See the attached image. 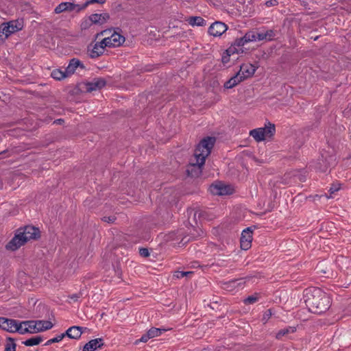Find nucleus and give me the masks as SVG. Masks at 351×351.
<instances>
[{
  "label": "nucleus",
  "instance_id": "obj_17",
  "mask_svg": "<svg viewBox=\"0 0 351 351\" xmlns=\"http://www.w3.org/2000/svg\"><path fill=\"white\" fill-rule=\"evenodd\" d=\"M255 71L256 68L252 64L247 63L242 64L240 66V70L238 72H240V76L245 77V80L247 78L252 77Z\"/></svg>",
  "mask_w": 351,
  "mask_h": 351
},
{
  "label": "nucleus",
  "instance_id": "obj_28",
  "mask_svg": "<svg viewBox=\"0 0 351 351\" xmlns=\"http://www.w3.org/2000/svg\"><path fill=\"white\" fill-rule=\"evenodd\" d=\"M51 76L55 80H61L68 77V75L66 73V70L62 71L60 69H55L51 72Z\"/></svg>",
  "mask_w": 351,
  "mask_h": 351
},
{
  "label": "nucleus",
  "instance_id": "obj_43",
  "mask_svg": "<svg viewBox=\"0 0 351 351\" xmlns=\"http://www.w3.org/2000/svg\"><path fill=\"white\" fill-rule=\"evenodd\" d=\"M205 212L202 211V210H195L194 212V214H193V219L195 221V224H197V216L199 219L202 218V217H205Z\"/></svg>",
  "mask_w": 351,
  "mask_h": 351
},
{
  "label": "nucleus",
  "instance_id": "obj_54",
  "mask_svg": "<svg viewBox=\"0 0 351 351\" xmlns=\"http://www.w3.org/2000/svg\"><path fill=\"white\" fill-rule=\"evenodd\" d=\"M101 17L102 24L106 23L110 19V14L108 13L100 14Z\"/></svg>",
  "mask_w": 351,
  "mask_h": 351
},
{
  "label": "nucleus",
  "instance_id": "obj_57",
  "mask_svg": "<svg viewBox=\"0 0 351 351\" xmlns=\"http://www.w3.org/2000/svg\"><path fill=\"white\" fill-rule=\"evenodd\" d=\"M106 42H107V40L105 38H104L100 42H97L96 43L97 44H99V45H100L101 47H102V48H104V51L105 50V47H106Z\"/></svg>",
  "mask_w": 351,
  "mask_h": 351
},
{
  "label": "nucleus",
  "instance_id": "obj_46",
  "mask_svg": "<svg viewBox=\"0 0 351 351\" xmlns=\"http://www.w3.org/2000/svg\"><path fill=\"white\" fill-rule=\"evenodd\" d=\"M75 330L74 328L72 329V326L66 330L64 333L60 335V338L62 340L66 336L71 339V332Z\"/></svg>",
  "mask_w": 351,
  "mask_h": 351
},
{
  "label": "nucleus",
  "instance_id": "obj_48",
  "mask_svg": "<svg viewBox=\"0 0 351 351\" xmlns=\"http://www.w3.org/2000/svg\"><path fill=\"white\" fill-rule=\"evenodd\" d=\"M340 189V184H332L329 189L330 194H333Z\"/></svg>",
  "mask_w": 351,
  "mask_h": 351
},
{
  "label": "nucleus",
  "instance_id": "obj_34",
  "mask_svg": "<svg viewBox=\"0 0 351 351\" xmlns=\"http://www.w3.org/2000/svg\"><path fill=\"white\" fill-rule=\"evenodd\" d=\"M258 293H255L254 295L248 296L243 300L244 304H251L255 303L258 300Z\"/></svg>",
  "mask_w": 351,
  "mask_h": 351
},
{
  "label": "nucleus",
  "instance_id": "obj_29",
  "mask_svg": "<svg viewBox=\"0 0 351 351\" xmlns=\"http://www.w3.org/2000/svg\"><path fill=\"white\" fill-rule=\"evenodd\" d=\"M6 341L7 343L4 351H16V344L14 343L15 339L12 337H8Z\"/></svg>",
  "mask_w": 351,
  "mask_h": 351
},
{
  "label": "nucleus",
  "instance_id": "obj_13",
  "mask_svg": "<svg viewBox=\"0 0 351 351\" xmlns=\"http://www.w3.org/2000/svg\"><path fill=\"white\" fill-rule=\"evenodd\" d=\"M86 87V91L90 93L93 90H100L106 85V80L104 78H94L93 82H87L84 84Z\"/></svg>",
  "mask_w": 351,
  "mask_h": 351
},
{
  "label": "nucleus",
  "instance_id": "obj_23",
  "mask_svg": "<svg viewBox=\"0 0 351 351\" xmlns=\"http://www.w3.org/2000/svg\"><path fill=\"white\" fill-rule=\"evenodd\" d=\"M250 135L252 136L256 142H261L265 141L264 132L260 128L252 130L250 132Z\"/></svg>",
  "mask_w": 351,
  "mask_h": 351
},
{
  "label": "nucleus",
  "instance_id": "obj_19",
  "mask_svg": "<svg viewBox=\"0 0 351 351\" xmlns=\"http://www.w3.org/2000/svg\"><path fill=\"white\" fill-rule=\"evenodd\" d=\"M234 53L239 54V51L237 46L234 45L232 43L231 45L223 51L221 57L222 63L223 64L228 63L230 62V57Z\"/></svg>",
  "mask_w": 351,
  "mask_h": 351
},
{
  "label": "nucleus",
  "instance_id": "obj_15",
  "mask_svg": "<svg viewBox=\"0 0 351 351\" xmlns=\"http://www.w3.org/2000/svg\"><path fill=\"white\" fill-rule=\"evenodd\" d=\"M78 67L82 69H86L84 64L79 59L75 58L71 59L69 65L65 69L68 76L73 75Z\"/></svg>",
  "mask_w": 351,
  "mask_h": 351
},
{
  "label": "nucleus",
  "instance_id": "obj_45",
  "mask_svg": "<svg viewBox=\"0 0 351 351\" xmlns=\"http://www.w3.org/2000/svg\"><path fill=\"white\" fill-rule=\"evenodd\" d=\"M139 254L144 258H147L149 256V252L147 248L141 247L139 248Z\"/></svg>",
  "mask_w": 351,
  "mask_h": 351
},
{
  "label": "nucleus",
  "instance_id": "obj_18",
  "mask_svg": "<svg viewBox=\"0 0 351 351\" xmlns=\"http://www.w3.org/2000/svg\"><path fill=\"white\" fill-rule=\"evenodd\" d=\"M244 80L245 77L240 76V72H237L230 79L224 83L223 86L227 89L232 88Z\"/></svg>",
  "mask_w": 351,
  "mask_h": 351
},
{
  "label": "nucleus",
  "instance_id": "obj_41",
  "mask_svg": "<svg viewBox=\"0 0 351 351\" xmlns=\"http://www.w3.org/2000/svg\"><path fill=\"white\" fill-rule=\"evenodd\" d=\"M234 45H236L237 47H241L244 46L245 44H246V41H244V38L242 37L241 38H237L233 42Z\"/></svg>",
  "mask_w": 351,
  "mask_h": 351
},
{
  "label": "nucleus",
  "instance_id": "obj_38",
  "mask_svg": "<svg viewBox=\"0 0 351 351\" xmlns=\"http://www.w3.org/2000/svg\"><path fill=\"white\" fill-rule=\"evenodd\" d=\"M92 25L93 23L90 21V18L89 16L88 19H85L82 22L80 27L82 30H86L88 29Z\"/></svg>",
  "mask_w": 351,
  "mask_h": 351
},
{
  "label": "nucleus",
  "instance_id": "obj_14",
  "mask_svg": "<svg viewBox=\"0 0 351 351\" xmlns=\"http://www.w3.org/2000/svg\"><path fill=\"white\" fill-rule=\"evenodd\" d=\"M16 319L0 317V328L7 332L14 333Z\"/></svg>",
  "mask_w": 351,
  "mask_h": 351
},
{
  "label": "nucleus",
  "instance_id": "obj_2",
  "mask_svg": "<svg viewBox=\"0 0 351 351\" xmlns=\"http://www.w3.org/2000/svg\"><path fill=\"white\" fill-rule=\"evenodd\" d=\"M336 160L337 156L333 149H323L317 158L315 168L321 172H326L329 168L336 165Z\"/></svg>",
  "mask_w": 351,
  "mask_h": 351
},
{
  "label": "nucleus",
  "instance_id": "obj_59",
  "mask_svg": "<svg viewBox=\"0 0 351 351\" xmlns=\"http://www.w3.org/2000/svg\"><path fill=\"white\" fill-rule=\"evenodd\" d=\"M217 304H218V302H215L210 303V304H209V306H210L212 309H215V308H217Z\"/></svg>",
  "mask_w": 351,
  "mask_h": 351
},
{
  "label": "nucleus",
  "instance_id": "obj_30",
  "mask_svg": "<svg viewBox=\"0 0 351 351\" xmlns=\"http://www.w3.org/2000/svg\"><path fill=\"white\" fill-rule=\"evenodd\" d=\"M295 330H296L295 327H289L287 328H283L278 332L276 337L279 339L282 337L285 336V335H287L290 332H294Z\"/></svg>",
  "mask_w": 351,
  "mask_h": 351
},
{
  "label": "nucleus",
  "instance_id": "obj_58",
  "mask_svg": "<svg viewBox=\"0 0 351 351\" xmlns=\"http://www.w3.org/2000/svg\"><path fill=\"white\" fill-rule=\"evenodd\" d=\"M106 39L107 40L106 47H113V44H112L113 43H112L110 37H107V38H106Z\"/></svg>",
  "mask_w": 351,
  "mask_h": 351
},
{
  "label": "nucleus",
  "instance_id": "obj_36",
  "mask_svg": "<svg viewBox=\"0 0 351 351\" xmlns=\"http://www.w3.org/2000/svg\"><path fill=\"white\" fill-rule=\"evenodd\" d=\"M106 2V0H88L84 4L82 5L81 8H79V10L85 9L89 4L99 3L103 4Z\"/></svg>",
  "mask_w": 351,
  "mask_h": 351
},
{
  "label": "nucleus",
  "instance_id": "obj_52",
  "mask_svg": "<svg viewBox=\"0 0 351 351\" xmlns=\"http://www.w3.org/2000/svg\"><path fill=\"white\" fill-rule=\"evenodd\" d=\"M272 315L271 309H268L263 315V320L267 321Z\"/></svg>",
  "mask_w": 351,
  "mask_h": 351
},
{
  "label": "nucleus",
  "instance_id": "obj_22",
  "mask_svg": "<svg viewBox=\"0 0 351 351\" xmlns=\"http://www.w3.org/2000/svg\"><path fill=\"white\" fill-rule=\"evenodd\" d=\"M262 131L264 132V138L266 137L271 138L272 137L276 132V126L274 123L268 122V125H266L265 128H260Z\"/></svg>",
  "mask_w": 351,
  "mask_h": 351
},
{
  "label": "nucleus",
  "instance_id": "obj_53",
  "mask_svg": "<svg viewBox=\"0 0 351 351\" xmlns=\"http://www.w3.org/2000/svg\"><path fill=\"white\" fill-rule=\"evenodd\" d=\"M278 4V2L277 0H269V1H267L265 3V5L267 7L276 6Z\"/></svg>",
  "mask_w": 351,
  "mask_h": 351
},
{
  "label": "nucleus",
  "instance_id": "obj_11",
  "mask_svg": "<svg viewBox=\"0 0 351 351\" xmlns=\"http://www.w3.org/2000/svg\"><path fill=\"white\" fill-rule=\"evenodd\" d=\"M228 29V26L221 21H215L208 28V33L213 36H220Z\"/></svg>",
  "mask_w": 351,
  "mask_h": 351
},
{
  "label": "nucleus",
  "instance_id": "obj_5",
  "mask_svg": "<svg viewBox=\"0 0 351 351\" xmlns=\"http://www.w3.org/2000/svg\"><path fill=\"white\" fill-rule=\"evenodd\" d=\"M21 230L19 228L16 230L13 238L5 245L7 250L16 251L27 243V239L22 235Z\"/></svg>",
  "mask_w": 351,
  "mask_h": 351
},
{
  "label": "nucleus",
  "instance_id": "obj_32",
  "mask_svg": "<svg viewBox=\"0 0 351 351\" xmlns=\"http://www.w3.org/2000/svg\"><path fill=\"white\" fill-rule=\"evenodd\" d=\"M74 328L75 330L71 332V339H78L82 334V327L81 326H72V329Z\"/></svg>",
  "mask_w": 351,
  "mask_h": 351
},
{
  "label": "nucleus",
  "instance_id": "obj_26",
  "mask_svg": "<svg viewBox=\"0 0 351 351\" xmlns=\"http://www.w3.org/2000/svg\"><path fill=\"white\" fill-rule=\"evenodd\" d=\"M189 23L192 26H204L206 21L201 16H191L189 19Z\"/></svg>",
  "mask_w": 351,
  "mask_h": 351
},
{
  "label": "nucleus",
  "instance_id": "obj_60",
  "mask_svg": "<svg viewBox=\"0 0 351 351\" xmlns=\"http://www.w3.org/2000/svg\"><path fill=\"white\" fill-rule=\"evenodd\" d=\"M243 280H244V278L235 279V280H231L230 282V283H235L237 280H241V281H243V282H242V284H244V283H245V282L243 281ZM241 282L239 283V285H241Z\"/></svg>",
  "mask_w": 351,
  "mask_h": 351
},
{
  "label": "nucleus",
  "instance_id": "obj_33",
  "mask_svg": "<svg viewBox=\"0 0 351 351\" xmlns=\"http://www.w3.org/2000/svg\"><path fill=\"white\" fill-rule=\"evenodd\" d=\"M66 12H71L76 10V12H80L81 10H79V8H81L82 5L79 4H75L71 2H65Z\"/></svg>",
  "mask_w": 351,
  "mask_h": 351
},
{
  "label": "nucleus",
  "instance_id": "obj_9",
  "mask_svg": "<svg viewBox=\"0 0 351 351\" xmlns=\"http://www.w3.org/2000/svg\"><path fill=\"white\" fill-rule=\"evenodd\" d=\"M252 228H256V226H254L251 227H247L245 230H243L241 233V236L240 238V245L241 248L243 250H247L252 246L253 234Z\"/></svg>",
  "mask_w": 351,
  "mask_h": 351
},
{
  "label": "nucleus",
  "instance_id": "obj_56",
  "mask_svg": "<svg viewBox=\"0 0 351 351\" xmlns=\"http://www.w3.org/2000/svg\"><path fill=\"white\" fill-rule=\"evenodd\" d=\"M108 32H109L110 33L112 32V29H105V30L101 31V32L97 33L95 35V38H97L99 36L106 34Z\"/></svg>",
  "mask_w": 351,
  "mask_h": 351
},
{
  "label": "nucleus",
  "instance_id": "obj_10",
  "mask_svg": "<svg viewBox=\"0 0 351 351\" xmlns=\"http://www.w3.org/2000/svg\"><path fill=\"white\" fill-rule=\"evenodd\" d=\"M1 27V33L4 34L5 38H8L12 34L22 29L23 25L22 22L16 21H11L6 23H3Z\"/></svg>",
  "mask_w": 351,
  "mask_h": 351
},
{
  "label": "nucleus",
  "instance_id": "obj_21",
  "mask_svg": "<svg viewBox=\"0 0 351 351\" xmlns=\"http://www.w3.org/2000/svg\"><path fill=\"white\" fill-rule=\"evenodd\" d=\"M43 340V337L40 335L32 337L23 341L22 343L26 346L32 347L39 345Z\"/></svg>",
  "mask_w": 351,
  "mask_h": 351
},
{
  "label": "nucleus",
  "instance_id": "obj_62",
  "mask_svg": "<svg viewBox=\"0 0 351 351\" xmlns=\"http://www.w3.org/2000/svg\"><path fill=\"white\" fill-rule=\"evenodd\" d=\"M152 71V68H149V66H145V67L143 69V71L145 72H150Z\"/></svg>",
  "mask_w": 351,
  "mask_h": 351
},
{
  "label": "nucleus",
  "instance_id": "obj_4",
  "mask_svg": "<svg viewBox=\"0 0 351 351\" xmlns=\"http://www.w3.org/2000/svg\"><path fill=\"white\" fill-rule=\"evenodd\" d=\"M19 324L29 328L34 333L41 332L51 329L53 324L51 321L47 320H27L19 321Z\"/></svg>",
  "mask_w": 351,
  "mask_h": 351
},
{
  "label": "nucleus",
  "instance_id": "obj_1",
  "mask_svg": "<svg viewBox=\"0 0 351 351\" xmlns=\"http://www.w3.org/2000/svg\"><path fill=\"white\" fill-rule=\"evenodd\" d=\"M304 298L308 311L315 314L325 313L330 305L328 295L319 288L305 289Z\"/></svg>",
  "mask_w": 351,
  "mask_h": 351
},
{
  "label": "nucleus",
  "instance_id": "obj_8",
  "mask_svg": "<svg viewBox=\"0 0 351 351\" xmlns=\"http://www.w3.org/2000/svg\"><path fill=\"white\" fill-rule=\"evenodd\" d=\"M209 191L215 195H230L233 193V189L230 185H226L220 181L212 184L209 187Z\"/></svg>",
  "mask_w": 351,
  "mask_h": 351
},
{
  "label": "nucleus",
  "instance_id": "obj_49",
  "mask_svg": "<svg viewBox=\"0 0 351 351\" xmlns=\"http://www.w3.org/2000/svg\"><path fill=\"white\" fill-rule=\"evenodd\" d=\"M150 338V337L149 335H147V332L144 334L141 339L136 340L135 341V344H138V342H143V343H145L147 342Z\"/></svg>",
  "mask_w": 351,
  "mask_h": 351
},
{
  "label": "nucleus",
  "instance_id": "obj_16",
  "mask_svg": "<svg viewBox=\"0 0 351 351\" xmlns=\"http://www.w3.org/2000/svg\"><path fill=\"white\" fill-rule=\"evenodd\" d=\"M104 345L102 338H97L89 341L84 347L82 351H95L97 348H101Z\"/></svg>",
  "mask_w": 351,
  "mask_h": 351
},
{
  "label": "nucleus",
  "instance_id": "obj_35",
  "mask_svg": "<svg viewBox=\"0 0 351 351\" xmlns=\"http://www.w3.org/2000/svg\"><path fill=\"white\" fill-rule=\"evenodd\" d=\"M244 38V41L246 43H250L252 41H255V32L254 31H249L247 32L245 35L243 36Z\"/></svg>",
  "mask_w": 351,
  "mask_h": 351
},
{
  "label": "nucleus",
  "instance_id": "obj_3",
  "mask_svg": "<svg viewBox=\"0 0 351 351\" xmlns=\"http://www.w3.org/2000/svg\"><path fill=\"white\" fill-rule=\"evenodd\" d=\"M216 138L213 136H206L202 138L197 145L194 156L197 160H202L205 163L206 158L210 154Z\"/></svg>",
  "mask_w": 351,
  "mask_h": 351
},
{
  "label": "nucleus",
  "instance_id": "obj_47",
  "mask_svg": "<svg viewBox=\"0 0 351 351\" xmlns=\"http://www.w3.org/2000/svg\"><path fill=\"white\" fill-rule=\"evenodd\" d=\"M61 340L62 339L60 338V335H58L56 337L52 338V339L48 340L45 343V346H49V345H51L52 343L60 342Z\"/></svg>",
  "mask_w": 351,
  "mask_h": 351
},
{
  "label": "nucleus",
  "instance_id": "obj_37",
  "mask_svg": "<svg viewBox=\"0 0 351 351\" xmlns=\"http://www.w3.org/2000/svg\"><path fill=\"white\" fill-rule=\"evenodd\" d=\"M93 24L102 25V21L100 14H93L90 16Z\"/></svg>",
  "mask_w": 351,
  "mask_h": 351
},
{
  "label": "nucleus",
  "instance_id": "obj_20",
  "mask_svg": "<svg viewBox=\"0 0 351 351\" xmlns=\"http://www.w3.org/2000/svg\"><path fill=\"white\" fill-rule=\"evenodd\" d=\"M88 52L90 58L94 59L101 56L104 53V51L102 47L95 43L91 50H90L89 46L88 47Z\"/></svg>",
  "mask_w": 351,
  "mask_h": 351
},
{
  "label": "nucleus",
  "instance_id": "obj_31",
  "mask_svg": "<svg viewBox=\"0 0 351 351\" xmlns=\"http://www.w3.org/2000/svg\"><path fill=\"white\" fill-rule=\"evenodd\" d=\"M165 330V329H160L152 327L147 331V335H149L152 339L155 337L160 336L162 334V332Z\"/></svg>",
  "mask_w": 351,
  "mask_h": 351
},
{
  "label": "nucleus",
  "instance_id": "obj_12",
  "mask_svg": "<svg viewBox=\"0 0 351 351\" xmlns=\"http://www.w3.org/2000/svg\"><path fill=\"white\" fill-rule=\"evenodd\" d=\"M205 163L202 160L196 159L195 163L191 164L186 169V174L191 178H198L202 173V168Z\"/></svg>",
  "mask_w": 351,
  "mask_h": 351
},
{
  "label": "nucleus",
  "instance_id": "obj_24",
  "mask_svg": "<svg viewBox=\"0 0 351 351\" xmlns=\"http://www.w3.org/2000/svg\"><path fill=\"white\" fill-rule=\"evenodd\" d=\"M113 44V47H119L125 42V37L116 32L110 36Z\"/></svg>",
  "mask_w": 351,
  "mask_h": 351
},
{
  "label": "nucleus",
  "instance_id": "obj_27",
  "mask_svg": "<svg viewBox=\"0 0 351 351\" xmlns=\"http://www.w3.org/2000/svg\"><path fill=\"white\" fill-rule=\"evenodd\" d=\"M21 324H19V320L16 319V324L15 325V328L14 330V332H18L21 335L24 334H34V332H32L29 328H23Z\"/></svg>",
  "mask_w": 351,
  "mask_h": 351
},
{
  "label": "nucleus",
  "instance_id": "obj_50",
  "mask_svg": "<svg viewBox=\"0 0 351 351\" xmlns=\"http://www.w3.org/2000/svg\"><path fill=\"white\" fill-rule=\"evenodd\" d=\"M265 40V35L264 32H255V40Z\"/></svg>",
  "mask_w": 351,
  "mask_h": 351
},
{
  "label": "nucleus",
  "instance_id": "obj_39",
  "mask_svg": "<svg viewBox=\"0 0 351 351\" xmlns=\"http://www.w3.org/2000/svg\"><path fill=\"white\" fill-rule=\"evenodd\" d=\"M264 34L265 35V40L269 41L274 40L276 35V32L273 29H268Z\"/></svg>",
  "mask_w": 351,
  "mask_h": 351
},
{
  "label": "nucleus",
  "instance_id": "obj_55",
  "mask_svg": "<svg viewBox=\"0 0 351 351\" xmlns=\"http://www.w3.org/2000/svg\"><path fill=\"white\" fill-rule=\"evenodd\" d=\"M294 177H297L300 182L306 181V176L304 175L297 173L293 175Z\"/></svg>",
  "mask_w": 351,
  "mask_h": 351
},
{
  "label": "nucleus",
  "instance_id": "obj_6",
  "mask_svg": "<svg viewBox=\"0 0 351 351\" xmlns=\"http://www.w3.org/2000/svg\"><path fill=\"white\" fill-rule=\"evenodd\" d=\"M335 266V263L332 262L322 261L318 263L315 269L318 274L326 278H333L337 276V273L334 271Z\"/></svg>",
  "mask_w": 351,
  "mask_h": 351
},
{
  "label": "nucleus",
  "instance_id": "obj_40",
  "mask_svg": "<svg viewBox=\"0 0 351 351\" xmlns=\"http://www.w3.org/2000/svg\"><path fill=\"white\" fill-rule=\"evenodd\" d=\"M193 274V271H176L174 276L177 278H182L185 276H191Z\"/></svg>",
  "mask_w": 351,
  "mask_h": 351
},
{
  "label": "nucleus",
  "instance_id": "obj_64",
  "mask_svg": "<svg viewBox=\"0 0 351 351\" xmlns=\"http://www.w3.org/2000/svg\"><path fill=\"white\" fill-rule=\"evenodd\" d=\"M7 152H8V149H5V150H3L2 152H0V155L4 154H5Z\"/></svg>",
  "mask_w": 351,
  "mask_h": 351
},
{
  "label": "nucleus",
  "instance_id": "obj_61",
  "mask_svg": "<svg viewBox=\"0 0 351 351\" xmlns=\"http://www.w3.org/2000/svg\"><path fill=\"white\" fill-rule=\"evenodd\" d=\"M64 119H56V121H54V123H58V124H62V123H64Z\"/></svg>",
  "mask_w": 351,
  "mask_h": 351
},
{
  "label": "nucleus",
  "instance_id": "obj_42",
  "mask_svg": "<svg viewBox=\"0 0 351 351\" xmlns=\"http://www.w3.org/2000/svg\"><path fill=\"white\" fill-rule=\"evenodd\" d=\"M65 2L60 3L54 10L55 13L60 14L66 12Z\"/></svg>",
  "mask_w": 351,
  "mask_h": 351
},
{
  "label": "nucleus",
  "instance_id": "obj_51",
  "mask_svg": "<svg viewBox=\"0 0 351 351\" xmlns=\"http://www.w3.org/2000/svg\"><path fill=\"white\" fill-rule=\"evenodd\" d=\"M82 295V293L80 291L77 293H74L71 295H69V298L73 300L75 302H77L78 299Z\"/></svg>",
  "mask_w": 351,
  "mask_h": 351
},
{
  "label": "nucleus",
  "instance_id": "obj_25",
  "mask_svg": "<svg viewBox=\"0 0 351 351\" xmlns=\"http://www.w3.org/2000/svg\"><path fill=\"white\" fill-rule=\"evenodd\" d=\"M189 234L191 238L193 239H196L199 237H203L205 234L202 229L199 228H195V226H192V228L190 230Z\"/></svg>",
  "mask_w": 351,
  "mask_h": 351
},
{
  "label": "nucleus",
  "instance_id": "obj_63",
  "mask_svg": "<svg viewBox=\"0 0 351 351\" xmlns=\"http://www.w3.org/2000/svg\"><path fill=\"white\" fill-rule=\"evenodd\" d=\"M237 50L239 51V53H243L244 52V50L241 47H237Z\"/></svg>",
  "mask_w": 351,
  "mask_h": 351
},
{
  "label": "nucleus",
  "instance_id": "obj_44",
  "mask_svg": "<svg viewBox=\"0 0 351 351\" xmlns=\"http://www.w3.org/2000/svg\"><path fill=\"white\" fill-rule=\"evenodd\" d=\"M116 219H117V218L114 215L108 216V217L105 216L101 218V220L103 221L107 222L108 223H113Z\"/></svg>",
  "mask_w": 351,
  "mask_h": 351
},
{
  "label": "nucleus",
  "instance_id": "obj_7",
  "mask_svg": "<svg viewBox=\"0 0 351 351\" xmlns=\"http://www.w3.org/2000/svg\"><path fill=\"white\" fill-rule=\"evenodd\" d=\"M22 235L27 239V243L30 240L37 241L41 237V232L38 228L32 225L20 227Z\"/></svg>",
  "mask_w": 351,
  "mask_h": 351
}]
</instances>
